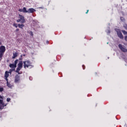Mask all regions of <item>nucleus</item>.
Returning a JSON list of instances; mask_svg holds the SVG:
<instances>
[{"label":"nucleus","instance_id":"f257e3e1","mask_svg":"<svg viewBox=\"0 0 127 127\" xmlns=\"http://www.w3.org/2000/svg\"><path fill=\"white\" fill-rule=\"evenodd\" d=\"M23 63L24 64L25 69L26 68H33V65L31 64V63L29 61H24Z\"/></svg>","mask_w":127,"mask_h":127},{"label":"nucleus","instance_id":"f03ea898","mask_svg":"<svg viewBox=\"0 0 127 127\" xmlns=\"http://www.w3.org/2000/svg\"><path fill=\"white\" fill-rule=\"evenodd\" d=\"M18 19L16 20L17 22H21V23H25V19L24 16L20 14H18Z\"/></svg>","mask_w":127,"mask_h":127},{"label":"nucleus","instance_id":"7ed1b4c3","mask_svg":"<svg viewBox=\"0 0 127 127\" xmlns=\"http://www.w3.org/2000/svg\"><path fill=\"white\" fill-rule=\"evenodd\" d=\"M4 52H5V47L1 46L0 47V60L2 58V56H3Z\"/></svg>","mask_w":127,"mask_h":127},{"label":"nucleus","instance_id":"20e7f679","mask_svg":"<svg viewBox=\"0 0 127 127\" xmlns=\"http://www.w3.org/2000/svg\"><path fill=\"white\" fill-rule=\"evenodd\" d=\"M17 66H18L16 68V73H18V74H19V71H20V70H21V69L22 68V66H23L22 61L19 62V63L17 64Z\"/></svg>","mask_w":127,"mask_h":127},{"label":"nucleus","instance_id":"39448f33","mask_svg":"<svg viewBox=\"0 0 127 127\" xmlns=\"http://www.w3.org/2000/svg\"><path fill=\"white\" fill-rule=\"evenodd\" d=\"M115 31H116L118 36L119 37V38L121 39H124V36H123V34H122V32H121L120 29H115Z\"/></svg>","mask_w":127,"mask_h":127},{"label":"nucleus","instance_id":"423d86ee","mask_svg":"<svg viewBox=\"0 0 127 127\" xmlns=\"http://www.w3.org/2000/svg\"><path fill=\"white\" fill-rule=\"evenodd\" d=\"M119 48L123 52H127V49L125 47V46H123V45L120 44L118 46Z\"/></svg>","mask_w":127,"mask_h":127},{"label":"nucleus","instance_id":"0eeeda50","mask_svg":"<svg viewBox=\"0 0 127 127\" xmlns=\"http://www.w3.org/2000/svg\"><path fill=\"white\" fill-rule=\"evenodd\" d=\"M7 104L3 103V101L2 100L0 99V110H2L4 107H6Z\"/></svg>","mask_w":127,"mask_h":127},{"label":"nucleus","instance_id":"6e6552de","mask_svg":"<svg viewBox=\"0 0 127 127\" xmlns=\"http://www.w3.org/2000/svg\"><path fill=\"white\" fill-rule=\"evenodd\" d=\"M9 76V71H6L4 74V78L6 81H8V79H7V78Z\"/></svg>","mask_w":127,"mask_h":127},{"label":"nucleus","instance_id":"1a4fd4ad","mask_svg":"<svg viewBox=\"0 0 127 127\" xmlns=\"http://www.w3.org/2000/svg\"><path fill=\"white\" fill-rule=\"evenodd\" d=\"M36 10H35L33 8H30L28 9V13H33V12H35Z\"/></svg>","mask_w":127,"mask_h":127},{"label":"nucleus","instance_id":"9d476101","mask_svg":"<svg viewBox=\"0 0 127 127\" xmlns=\"http://www.w3.org/2000/svg\"><path fill=\"white\" fill-rule=\"evenodd\" d=\"M19 81H20V77L18 75H16L15 77V83H18Z\"/></svg>","mask_w":127,"mask_h":127},{"label":"nucleus","instance_id":"9b49d317","mask_svg":"<svg viewBox=\"0 0 127 127\" xmlns=\"http://www.w3.org/2000/svg\"><path fill=\"white\" fill-rule=\"evenodd\" d=\"M6 85H7V86H8V88H10V89H12V87H13V84L8 82V80L7 81Z\"/></svg>","mask_w":127,"mask_h":127},{"label":"nucleus","instance_id":"f8f14e48","mask_svg":"<svg viewBox=\"0 0 127 127\" xmlns=\"http://www.w3.org/2000/svg\"><path fill=\"white\" fill-rule=\"evenodd\" d=\"M23 12H24V13H28V10H27L26 9V8L25 7H24L23 8Z\"/></svg>","mask_w":127,"mask_h":127},{"label":"nucleus","instance_id":"ddd939ff","mask_svg":"<svg viewBox=\"0 0 127 127\" xmlns=\"http://www.w3.org/2000/svg\"><path fill=\"white\" fill-rule=\"evenodd\" d=\"M9 67L12 68H16V65H15L14 64H10Z\"/></svg>","mask_w":127,"mask_h":127},{"label":"nucleus","instance_id":"4468645a","mask_svg":"<svg viewBox=\"0 0 127 127\" xmlns=\"http://www.w3.org/2000/svg\"><path fill=\"white\" fill-rule=\"evenodd\" d=\"M18 26L19 27V28H21L22 29V28H23V27H24V25L23 24H18Z\"/></svg>","mask_w":127,"mask_h":127},{"label":"nucleus","instance_id":"2eb2a0df","mask_svg":"<svg viewBox=\"0 0 127 127\" xmlns=\"http://www.w3.org/2000/svg\"><path fill=\"white\" fill-rule=\"evenodd\" d=\"M18 54L17 53H13L12 59H14L16 57H17Z\"/></svg>","mask_w":127,"mask_h":127},{"label":"nucleus","instance_id":"dca6fc26","mask_svg":"<svg viewBox=\"0 0 127 127\" xmlns=\"http://www.w3.org/2000/svg\"><path fill=\"white\" fill-rule=\"evenodd\" d=\"M17 63H18V60H16L14 62V64H15V65L16 66Z\"/></svg>","mask_w":127,"mask_h":127},{"label":"nucleus","instance_id":"f3484780","mask_svg":"<svg viewBox=\"0 0 127 127\" xmlns=\"http://www.w3.org/2000/svg\"><path fill=\"white\" fill-rule=\"evenodd\" d=\"M122 32L123 33V34L125 35H127V32L125 31V30H122Z\"/></svg>","mask_w":127,"mask_h":127},{"label":"nucleus","instance_id":"a211bd4d","mask_svg":"<svg viewBox=\"0 0 127 127\" xmlns=\"http://www.w3.org/2000/svg\"><path fill=\"white\" fill-rule=\"evenodd\" d=\"M29 33L30 35H31V36H33V32L32 31H30Z\"/></svg>","mask_w":127,"mask_h":127},{"label":"nucleus","instance_id":"6ab92c4d","mask_svg":"<svg viewBox=\"0 0 127 127\" xmlns=\"http://www.w3.org/2000/svg\"><path fill=\"white\" fill-rule=\"evenodd\" d=\"M18 11H20V12H23V9H19Z\"/></svg>","mask_w":127,"mask_h":127},{"label":"nucleus","instance_id":"aec40b11","mask_svg":"<svg viewBox=\"0 0 127 127\" xmlns=\"http://www.w3.org/2000/svg\"><path fill=\"white\" fill-rule=\"evenodd\" d=\"M120 19H121V20H122V21H125V18L123 17H121L120 18Z\"/></svg>","mask_w":127,"mask_h":127},{"label":"nucleus","instance_id":"412c9836","mask_svg":"<svg viewBox=\"0 0 127 127\" xmlns=\"http://www.w3.org/2000/svg\"><path fill=\"white\" fill-rule=\"evenodd\" d=\"M13 26L16 27V28H17V23H14L13 24Z\"/></svg>","mask_w":127,"mask_h":127},{"label":"nucleus","instance_id":"4be33fe9","mask_svg":"<svg viewBox=\"0 0 127 127\" xmlns=\"http://www.w3.org/2000/svg\"><path fill=\"white\" fill-rule=\"evenodd\" d=\"M124 27H125V29H127V24H124Z\"/></svg>","mask_w":127,"mask_h":127},{"label":"nucleus","instance_id":"5701e85b","mask_svg":"<svg viewBox=\"0 0 127 127\" xmlns=\"http://www.w3.org/2000/svg\"><path fill=\"white\" fill-rule=\"evenodd\" d=\"M0 92H3V88L0 87Z\"/></svg>","mask_w":127,"mask_h":127},{"label":"nucleus","instance_id":"b1692460","mask_svg":"<svg viewBox=\"0 0 127 127\" xmlns=\"http://www.w3.org/2000/svg\"><path fill=\"white\" fill-rule=\"evenodd\" d=\"M7 102H10V98H7L6 99Z\"/></svg>","mask_w":127,"mask_h":127},{"label":"nucleus","instance_id":"393cba45","mask_svg":"<svg viewBox=\"0 0 127 127\" xmlns=\"http://www.w3.org/2000/svg\"><path fill=\"white\" fill-rule=\"evenodd\" d=\"M106 32H107V33H110L111 31H110V30H106Z\"/></svg>","mask_w":127,"mask_h":127},{"label":"nucleus","instance_id":"a878e982","mask_svg":"<svg viewBox=\"0 0 127 127\" xmlns=\"http://www.w3.org/2000/svg\"><path fill=\"white\" fill-rule=\"evenodd\" d=\"M125 39L126 41H127V36H125Z\"/></svg>","mask_w":127,"mask_h":127},{"label":"nucleus","instance_id":"bb28decb","mask_svg":"<svg viewBox=\"0 0 127 127\" xmlns=\"http://www.w3.org/2000/svg\"><path fill=\"white\" fill-rule=\"evenodd\" d=\"M29 80H30V81H31V80H32V77H29Z\"/></svg>","mask_w":127,"mask_h":127},{"label":"nucleus","instance_id":"cd10ccee","mask_svg":"<svg viewBox=\"0 0 127 127\" xmlns=\"http://www.w3.org/2000/svg\"><path fill=\"white\" fill-rule=\"evenodd\" d=\"M16 32L19 31V29H16Z\"/></svg>","mask_w":127,"mask_h":127},{"label":"nucleus","instance_id":"c85d7f7f","mask_svg":"<svg viewBox=\"0 0 127 127\" xmlns=\"http://www.w3.org/2000/svg\"><path fill=\"white\" fill-rule=\"evenodd\" d=\"M12 71V69H10V70H9V73H11Z\"/></svg>","mask_w":127,"mask_h":127},{"label":"nucleus","instance_id":"c756f323","mask_svg":"<svg viewBox=\"0 0 127 127\" xmlns=\"http://www.w3.org/2000/svg\"><path fill=\"white\" fill-rule=\"evenodd\" d=\"M0 99H2V96H1V95H0Z\"/></svg>","mask_w":127,"mask_h":127},{"label":"nucleus","instance_id":"7c9ffc66","mask_svg":"<svg viewBox=\"0 0 127 127\" xmlns=\"http://www.w3.org/2000/svg\"><path fill=\"white\" fill-rule=\"evenodd\" d=\"M88 12H89V10H87L86 13H88Z\"/></svg>","mask_w":127,"mask_h":127},{"label":"nucleus","instance_id":"2f4dec72","mask_svg":"<svg viewBox=\"0 0 127 127\" xmlns=\"http://www.w3.org/2000/svg\"><path fill=\"white\" fill-rule=\"evenodd\" d=\"M39 8L43 9V7H40Z\"/></svg>","mask_w":127,"mask_h":127},{"label":"nucleus","instance_id":"473e14b6","mask_svg":"<svg viewBox=\"0 0 127 127\" xmlns=\"http://www.w3.org/2000/svg\"><path fill=\"white\" fill-rule=\"evenodd\" d=\"M82 67H83V70L85 69L84 68V65H82Z\"/></svg>","mask_w":127,"mask_h":127},{"label":"nucleus","instance_id":"72a5a7b5","mask_svg":"<svg viewBox=\"0 0 127 127\" xmlns=\"http://www.w3.org/2000/svg\"><path fill=\"white\" fill-rule=\"evenodd\" d=\"M49 42H48V41H47V43H48Z\"/></svg>","mask_w":127,"mask_h":127},{"label":"nucleus","instance_id":"f704fd0d","mask_svg":"<svg viewBox=\"0 0 127 127\" xmlns=\"http://www.w3.org/2000/svg\"><path fill=\"white\" fill-rule=\"evenodd\" d=\"M20 60H22V59H20Z\"/></svg>","mask_w":127,"mask_h":127},{"label":"nucleus","instance_id":"c9c22d12","mask_svg":"<svg viewBox=\"0 0 127 127\" xmlns=\"http://www.w3.org/2000/svg\"><path fill=\"white\" fill-rule=\"evenodd\" d=\"M22 57V55H21V57Z\"/></svg>","mask_w":127,"mask_h":127}]
</instances>
